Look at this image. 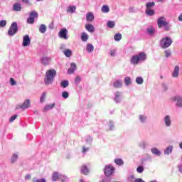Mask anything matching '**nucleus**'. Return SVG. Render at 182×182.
I'll return each mask as SVG.
<instances>
[{
  "label": "nucleus",
  "mask_w": 182,
  "mask_h": 182,
  "mask_svg": "<svg viewBox=\"0 0 182 182\" xmlns=\"http://www.w3.org/2000/svg\"><path fill=\"white\" fill-rule=\"evenodd\" d=\"M55 76H56L55 70L51 69V70H47L44 77V84L46 85V86H49V85H52V83H53V80H55Z\"/></svg>",
  "instance_id": "obj_1"
},
{
  "label": "nucleus",
  "mask_w": 182,
  "mask_h": 182,
  "mask_svg": "<svg viewBox=\"0 0 182 182\" xmlns=\"http://www.w3.org/2000/svg\"><path fill=\"white\" fill-rule=\"evenodd\" d=\"M147 59V56L146 55L145 53H139L137 55H133L130 59L131 65H139V62H144Z\"/></svg>",
  "instance_id": "obj_2"
},
{
  "label": "nucleus",
  "mask_w": 182,
  "mask_h": 182,
  "mask_svg": "<svg viewBox=\"0 0 182 182\" xmlns=\"http://www.w3.org/2000/svg\"><path fill=\"white\" fill-rule=\"evenodd\" d=\"M173 43V39L170 37H165L162 38L160 41V46L162 49H167V48H170L171 44Z\"/></svg>",
  "instance_id": "obj_3"
},
{
  "label": "nucleus",
  "mask_w": 182,
  "mask_h": 182,
  "mask_svg": "<svg viewBox=\"0 0 182 182\" xmlns=\"http://www.w3.org/2000/svg\"><path fill=\"white\" fill-rule=\"evenodd\" d=\"M18 30L19 28H18V23L13 22L8 31L9 36H14V35H16Z\"/></svg>",
  "instance_id": "obj_4"
},
{
  "label": "nucleus",
  "mask_w": 182,
  "mask_h": 182,
  "mask_svg": "<svg viewBox=\"0 0 182 182\" xmlns=\"http://www.w3.org/2000/svg\"><path fill=\"white\" fill-rule=\"evenodd\" d=\"M172 102H175L176 107L178 109H182V95H176L171 98Z\"/></svg>",
  "instance_id": "obj_5"
},
{
  "label": "nucleus",
  "mask_w": 182,
  "mask_h": 182,
  "mask_svg": "<svg viewBox=\"0 0 182 182\" xmlns=\"http://www.w3.org/2000/svg\"><path fill=\"white\" fill-rule=\"evenodd\" d=\"M114 170H116L115 168H114L112 165H106L104 168V174L107 177H110V176H112L114 173Z\"/></svg>",
  "instance_id": "obj_6"
},
{
  "label": "nucleus",
  "mask_w": 182,
  "mask_h": 182,
  "mask_svg": "<svg viewBox=\"0 0 182 182\" xmlns=\"http://www.w3.org/2000/svg\"><path fill=\"white\" fill-rule=\"evenodd\" d=\"M114 102L117 103V105H119V103H122L123 100V93L119 91H117L114 93Z\"/></svg>",
  "instance_id": "obj_7"
},
{
  "label": "nucleus",
  "mask_w": 182,
  "mask_h": 182,
  "mask_svg": "<svg viewBox=\"0 0 182 182\" xmlns=\"http://www.w3.org/2000/svg\"><path fill=\"white\" fill-rule=\"evenodd\" d=\"M35 18H38V13L33 11L30 13V17L27 19L28 23H30L31 25L35 23Z\"/></svg>",
  "instance_id": "obj_8"
},
{
  "label": "nucleus",
  "mask_w": 182,
  "mask_h": 182,
  "mask_svg": "<svg viewBox=\"0 0 182 182\" xmlns=\"http://www.w3.org/2000/svg\"><path fill=\"white\" fill-rule=\"evenodd\" d=\"M58 36L61 39H65V41H67V39L69 38L68 36V29H66V28H61L58 33Z\"/></svg>",
  "instance_id": "obj_9"
},
{
  "label": "nucleus",
  "mask_w": 182,
  "mask_h": 182,
  "mask_svg": "<svg viewBox=\"0 0 182 182\" xmlns=\"http://www.w3.org/2000/svg\"><path fill=\"white\" fill-rule=\"evenodd\" d=\"M31 107V100L27 99L24 101V102L21 105L17 106L16 109H22L25 110V109H28Z\"/></svg>",
  "instance_id": "obj_10"
},
{
  "label": "nucleus",
  "mask_w": 182,
  "mask_h": 182,
  "mask_svg": "<svg viewBox=\"0 0 182 182\" xmlns=\"http://www.w3.org/2000/svg\"><path fill=\"white\" fill-rule=\"evenodd\" d=\"M146 33L149 35V36L153 37L156 35V28L153 26H150L146 28Z\"/></svg>",
  "instance_id": "obj_11"
},
{
  "label": "nucleus",
  "mask_w": 182,
  "mask_h": 182,
  "mask_svg": "<svg viewBox=\"0 0 182 182\" xmlns=\"http://www.w3.org/2000/svg\"><path fill=\"white\" fill-rule=\"evenodd\" d=\"M23 46L26 47L31 45V38L29 35H26L23 37Z\"/></svg>",
  "instance_id": "obj_12"
},
{
  "label": "nucleus",
  "mask_w": 182,
  "mask_h": 182,
  "mask_svg": "<svg viewBox=\"0 0 182 182\" xmlns=\"http://www.w3.org/2000/svg\"><path fill=\"white\" fill-rule=\"evenodd\" d=\"M166 23L167 20L164 16L159 17L157 21L158 28H162Z\"/></svg>",
  "instance_id": "obj_13"
},
{
  "label": "nucleus",
  "mask_w": 182,
  "mask_h": 182,
  "mask_svg": "<svg viewBox=\"0 0 182 182\" xmlns=\"http://www.w3.org/2000/svg\"><path fill=\"white\" fill-rule=\"evenodd\" d=\"M164 122L166 127H170L171 126V117L170 115H166L164 118Z\"/></svg>",
  "instance_id": "obj_14"
},
{
  "label": "nucleus",
  "mask_w": 182,
  "mask_h": 182,
  "mask_svg": "<svg viewBox=\"0 0 182 182\" xmlns=\"http://www.w3.org/2000/svg\"><path fill=\"white\" fill-rule=\"evenodd\" d=\"M51 58L50 57H42L41 58V64L44 66H48L50 63Z\"/></svg>",
  "instance_id": "obj_15"
},
{
  "label": "nucleus",
  "mask_w": 182,
  "mask_h": 182,
  "mask_svg": "<svg viewBox=\"0 0 182 182\" xmlns=\"http://www.w3.org/2000/svg\"><path fill=\"white\" fill-rule=\"evenodd\" d=\"M138 119L141 124H145V123H147L148 118L145 114L139 115Z\"/></svg>",
  "instance_id": "obj_16"
},
{
  "label": "nucleus",
  "mask_w": 182,
  "mask_h": 182,
  "mask_svg": "<svg viewBox=\"0 0 182 182\" xmlns=\"http://www.w3.org/2000/svg\"><path fill=\"white\" fill-rule=\"evenodd\" d=\"M173 149H174V147L172 145L166 147L164 151V154H165V156H170V154L173 153Z\"/></svg>",
  "instance_id": "obj_17"
},
{
  "label": "nucleus",
  "mask_w": 182,
  "mask_h": 182,
  "mask_svg": "<svg viewBox=\"0 0 182 182\" xmlns=\"http://www.w3.org/2000/svg\"><path fill=\"white\" fill-rule=\"evenodd\" d=\"M86 19L87 22H93L95 21V15L92 12H89L86 14Z\"/></svg>",
  "instance_id": "obj_18"
},
{
  "label": "nucleus",
  "mask_w": 182,
  "mask_h": 182,
  "mask_svg": "<svg viewBox=\"0 0 182 182\" xmlns=\"http://www.w3.org/2000/svg\"><path fill=\"white\" fill-rule=\"evenodd\" d=\"M145 14L147 16H154V15H156V11L153 9H146Z\"/></svg>",
  "instance_id": "obj_19"
},
{
  "label": "nucleus",
  "mask_w": 182,
  "mask_h": 182,
  "mask_svg": "<svg viewBox=\"0 0 182 182\" xmlns=\"http://www.w3.org/2000/svg\"><path fill=\"white\" fill-rule=\"evenodd\" d=\"M179 73H180V67L178 65H176L174 68L173 72L172 73V77H177Z\"/></svg>",
  "instance_id": "obj_20"
},
{
  "label": "nucleus",
  "mask_w": 182,
  "mask_h": 182,
  "mask_svg": "<svg viewBox=\"0 0 182 182\" xmlns=\"http://www.w3.org/2000/svg\"><path fill=\"white\" fill-rule=\"evenodd\" d=\"M151 151L154 156H161V151L156 147L151 148Z\"/></svg>",
  "instance_id": "obj_21"
},
{
  "label": "nucleus",
  "mask_w": 182,
  "mask_h": 182,
  "mask_svg": "<svg viewBox=\"0 0 182 182\" xmlns=\"http://www.w3.org/2000/svg\"><path fill=\"white\" fill-rule=\"evenodd\" d=\"M149 146V143L146 141H141L139 143V147L140 149H146Z\"/></svg>",
  "instance_id": "obj_22"
},
{
  "label": "nucleus",
  "mask_w": 182,
  "mask_h": 182,
  "mask_svg": "<svg viewBox=\"0 0 182 182\" xmlns=\"http://www.w3.org/2000/svg\"><path fill=\"white\" fill-rule=\"evenodd\" d=\"M85 29L88 32H90L91 33H93L95 32V26L92 24H86L85 25Z\"/></svg>",
  "instance_id": "obj_23"
},
{
  "label": "nucleus",
  "mask_w": 182,
  "mask_h": 182,
  "mask_svg": "<svg viewBox=\"0 0 182 182\" xmlns=\"http://www.w3.org/2000/svg\"><path fill=\"white\" fill-rule=\"evenodd\" d=\"M113 86L114 87H115V89H120V87L123 86V82H122V80H116L115 82H114Z\"/></svg>",
  "instance_id": "obj_24"
},
{
  "label": "nucleus",
  "mask_w": 182,
  "mask_h": 182,
  "mask_svg": "<svg viewBox=\"0 0 182 182\" xmlns=\"http://www.w3.org/2000/svg\"><path fill=\"white\" fill-rule=\"evenodd\" d=\"M13 9L16 12H19L22 9V6L19 3H16L13 6Z\"/></svg>",
  "instance_id": "obj_25"
},
{
  "label": "nucleus",
  "mask_w": 182,
  "mask_h": 182,
  "mask_svg": "<svg viewBox=\"0 0 182 182\" xmlns=\"http://www.w3.org/2000/svg\"><path fill=\"white\" fill-rule=\"evenodd\" d=\"M60 176L61 174H60L59 173L55 172L52 176L53 181H58V180H60Z\"/></svg>",
  "instance_id": "obj_26"
},
{
  "label": "nucleus",
  "mask_w": 182,
  "mask_h": 182,
  "mask_svg": "<svg viewBox=\"0 0 182 182\" xmlns=\"http://www.w3.org/2000/svg\"><path fill=\"white\" fill-rule=\"evenodd\" d=\"M55 107V103L47 105L44 107L43 111L48 112L49 110H52Z\"/></svg>",
  "instance_id": "obj_27"
},
{
  "label": "nucleus",
  "mask_w": 182,
  "mask_h": 182,
  "mask_svg": "<svg viewBox=\"0 0 182 182\" xmlns=\"http://www.w3.org/2000/svg\"><path fill=\"white\" fill-rule=\"evenodd\" d=\"M71 68H73V69L69 68V69L68 70V73L69 75H72V73H73L75 72V70H76V63H71Z\"/></svg>",
  "instance_id": "obj_28"
},
{
  "label": "nucleus",
  "mask_w": 182,
  "mask_h": 182,
  "mask_svg": "<svg viewBox=\"0 0 182 182\" xmlns=\"http://www.w3.org/2000/svg\"><path fill=\"white\" fill-rule=\"evenodd\" d=\"M115 164H117V166H123V164H124V161H123L122 159L118 158V159H115L114 160Z\"/></svg>",
  "instance_id": "obj_29"
},
{
  "label": "nucleus",
  "mask_w": 182,
  "mask_h": 182,
  "mask_svg": "<svg viewBox=\"0 0 182 182\" xmlns=\"http://www.w3.org/2000/svg\"><path fill=\"white\" fill-rule=\"evenodd\" d=\"M81 173L82 174H85V176H87L89 174V168L85 165H83L81 168Z\"/></svg>",
  "instance_id": "obj_30"
},
{
  "label": "nucleus",
  "mask_w": 182,
  "mask_h": 182,
  "mask_svg": "<svg viewBox=\"0 0 182 182\" xmlns=\"http://www.w3.org/2000/svg\"><path fill=\"white\" fill-rule=\"evenodd\" d=\"M156 6V3L154 1L148 2L146 4V9H153Z\"/></svg>",
  "instance_id": "obj_31"
},
{
  "label": "nucleus",
  "mask_w": 182,
  "mask_h": 182,
  "mask_svg": "<svg viewBox=\"0 0 182 182\" xmlns=\"http://www.w3.org/2000/svg\"><path fill=\"white\" fill-rule=\"evenodd\" d=\"M87 39H89V36L85 32L81 33V41L82 42H87Z\"/></svg>",
  "instance_id": "obj_32"
},
{
  "label": "nucleus",
  "mask_w": 182,
  "mask_h": 182,
  "mask_svg": "<svg viewBox=\"0 0 182 182\" xmlns=\"http://www.w3.org/2000/svg\"><path fill=\"white\" fill-rule=\"evenodd\" d=\"M101 11L103 14H108V12H110V9L109 8V6L104 5L102 6Z\"/></svg>",
  "instance_id": "obj_33"
},
{
  "label": "nucleus",
  "mask_w": 182,
  "mask_h": 182,
  "mask_svg": "<svg viewBox=\"0 0 182 182\" xmlns=\"http://www.w3.org/2000/svg\"><path fill=\"white\" fill-rule=\"evenodd\" d=\"M67 12H68L70 14H75V12H76V6H70L67 9Z\"/></svg>",
  "instance_id": "obj_34"
},
{
  "label": "nucleus",
  "mask_w": 182,
  "mask_h": 182,
  "mask_svg": "<svg viewBox=\"0 0 182 182\" xmlns=\"http://www.w3.org/2000/svg\"><path fill=\"white\" fill-rule=\"evenodd\" d=\"M124 83L126 86H130V85H132V78H130V77H126Z\"/></svg>",
  "instance_id": "obj_35"
},
{
  "label": "nucleus",
  "mask_w": 182,
  "mask_h": 182,
  "mask_svg": "<svg viewBox=\"0 0 182 182\" xmlns=\"http://www.w3.org/2000/svg\"><path fill=\"white\" fill-rule=\"evenodd\" d=\"M164 30L166 32H168V31H171V24L168 23V22L166 21V23L164 26Z\"/></svg>",
  "instance_id": "obj_36"
},
{
  "label": "nucleus",
  "mask_w": 182,
  "mask_h": 182,
  "mask_svg": "<svg viewBox=\"0 0 182 182\" xmlns=\"http://www.w3.org/2000/svg\"><path fill=\"white\" fill-rule=\"evenodd\" d=\"M18 154H14L11 159V163L12 164H14V163H16V161L18 160Z\"/></svg>",
  "instance_id": "obj_37"
},
{
  "label": "nucleus",
  "mask_w": 182,
  "mask_h": 182,
  "mask_svg": "<svg viewBox=\"0 0 182 182\" xmlns=\"http://www.w3.org/2000/svg\"><path fill=\"white\" fill-rule=\"evenodd\" d=\"M86 49H87V52H88L89 53H92V52L95 50V47L92 44H87Z\"/></svg>",
  "instance_id": "obj_38"
},
{
  "label": "nucleus",
  "mask_w": 182,
  "mask_h": 182,
  "mask_svg": "<svg viewBox=\"0 0 182 182\" xmlns=\"http://www.w3.org/2000/svg\"><path fill=\"white\" fill-rule=\"evenodd\" d=\"M60 86H61V87H63L64 89L68 87V86H69V81L66 80L61 81Z\"/></svg>",
  "instance_id": "obj_39"
},
{
  "label": "nucleus",
  "mask_w": 182,
  "mask_h": 182,
  "mask_svg": "<svg viewBox=\"0 0 182 182\" xmlns=\"http://www.w3.org/2000/svg\"><path fill=\"white\" fill-rule=\"evenodd\" d=\"M63 53L66 58H70L72 56V50L70 49H67L63 51Z\"/></svg>",
  "instance_id": "obj_40"
},
{
  "label": "nucleus",
  "mask_w": 182,
  "mask_h": 182,
  "mask_svg": "<svg viewBox=\"0 0 182 182\" xmlns=\"http://www.w3.org/2000/svg\"><path fill=\"white\" fill-rule=\"evenodd\" d=\"M39 32H41V33H45V32H46V26L45 24H41L40 26Z\"/></svg>",
  "instance_id": "obj_41"
},
{
  "label": "nucleus",
  "mask_w": 182,
  "mask_h": 182,
  "mask_svg": "<svg viewBox=\"0 0 182 182\" xmlns=\"http://www.w3.org/2000/svg\"><path fill=\"white\" fill-rule=\"evenodd\" d=\"M116 23L113 21H109L107 23V28H109L110 29L113 28L114 26H115Z\"/></svg>",
  "instance_id": "obj_42"
},
{
  "label": "nucleus",
  "mask_w": 182,
  "mask_h": 182,
  "mask_svg": "<svg viewBox=\"0 0 182 182\" xmlns=\"http://www.w3.org/2000/svg\"><path fill=\"white\" fill-rule=\"evenodd\" d=\"M114 39L116 42H119V41H122V35L120 33H117L114 36Z\"/></svg>",
  "instance_id": "obj_43"
},
{
  "label": "nucleus",
  "mask_w": 182,
  "mask_h": 182,
  "mask_svg": "<svg viewBox=\"0 0 182 182\" xmlns=\"http://www.w3.org/2000/svg\"><path fill=\"white\" fill-rule=\"evenodd\" d=\"M143 82H144V80H143V77H138L136 78V82L137 85H143Z\"/></svg>",
  "instance_id": "obj_44"
},
{
  "label": "nucleus",
  "mask_w": 182,
  "mask_h": 182,
  "mask_svg": "<svg viewBox=\"0 0 182 182\" xmlns=\"http://www.w3.org/2000/svg\"><path fill=\"white\" fill-rule=\"evenodd\" d=\"M60 180L61 181L65 182V181H68L69 178L66 176V175H60Z\"/></svg>",
  "instance_id": "obj_45"
},
{
  "label": "nucleus",
  "mask_w": 182,
  "mask_h": 182,
  "mask_svg": "<svg viewBox=\"0 0 182 182\" xmlns=\"http://www.w3.org/2000/svg\"><path fill=\"white\" fill-rule=\"evenodd\" d=\"M61 96L63 99H68V97H69V92L68 91H63Z\"/></svg>",
  "instance_id": "obj_46"
},
{
  "label": "nucleus",
  "mask_w": 182,
  "mask_h": 182,
  "mask_svg": "<svg viewBox=\"0 0 182 182\" xmlns=\"http://www.w3.org/2000/svg\"><path fill=\"white\" fill-rule=\"evenodd\" d=\"M136 171L137 173H139V174H141V173H143V171H144V167H143V166H139L136 168Z\"/></svg>",
  "instance_id": "obj_47"
},
{
  "label": "nucleus",
  "mask_w": 182,
  "mask_h": 182,
  "mask_svg": "<svg viewBox=\"0 0 182 182\" xmlns=\"http://www.w3.org/2000/svg\"><path fill=\"white\" fill-rule=\"evenodd\" d=\"M46 98V92H43L42 95L40 97V102L43 103L45 99Z\"/></svg>",
  "instance_id": "obj_48"
},
{
  "label": "nucleus",
  "mask_w": 182,
  "mask_h": 182,
  "mask_svg": "<svg viewBox=\"0 0 182 182\" xmlns=\"http://www.w3.org/2000/svg\"><path fill=\"white\" fill-rule=\"evenodd\" d=\"M82 81V78L80 77V76L77 75L75 79V85H79V83H80V82Z\"/></svg>",
  "instance_id": "obj_49"
},
{
  "label": "nucleus",
  "mask_w": 182,
  "mask_h": 182,
  "mask_svg": "<svg viewBox=\"0 0 182 182\" xmlns=\"http://www.w3.org/2000/svg\"><path fill=\"white\" fill-rule=\"evenodd\" d=\"M5 26H6V20L0 21V28H5Z\"/></svg>",
  "instance_id": "obj_50"
},
{
  "label": "nucleus",
  "mask_w": 182,
  "mask_h": 182,
  "mask_svg": "<svg viewBox=\"0 0 182 182\" xmlns=\"http://www.w3.org/2000/svg\"><path fill=\"white\" fill-rule=\"evenodd\" d=\"M93 138H92V136H87L85 138V141L86 143H88L89 144H90L91 141H92Z\"/></svg>",
  "instance_id": "obj_51"
},
{
  "label": "nucleus",
  "mask_w": 182,
  "mask_h": 182,
  "mask_svg": "<svg viewBox=\"0 0 182 182\" xmlns=\"http://www.w3.org/2000/svg\"><path fill=\"white\" fill-rule=\"evenodd\" d=\"M33 182H46V179L45 178L38 179L36 178H34L33 180Z\"/></svg>",
  "instance_id": "obj_52"
},
{
  "label": "nucleus",
  "mask_w": 182,
  "mask_h": 182,
  "mask_svg": "<svg viewBox=\"0 0 182 182\" xmlns=\"http://www.w3.org/2000/svg\"><path fill=\"white\" fill-rule=\"evenodd\" d=\"M109 130L114 129V123L112 121H109Z\"/></svg>",
  "instance_id": "obj_53"
},
{
  "label": "nucleus",
  "mask_w": 182,
  "mask_h": 182,
  "mask_svg": "<svg viewBox=\"0 0 182 182\" xmlns=\"http://www.w3.org/2000/svg\"><path fill=\"white\" fill-rule=\"evenodd\" d=\"M116 52H117V50L115 49L110 50V51H109L110 56H112V58H114V56H116Z\"/></svg>",
  "instance_id": "obj_54"
},
{
  "label": "nucleus",
  "mask_w": 182,
  "mask_h": 182,
  "mask_svg": "<svg viewBox=\"0 0 182 182\" xmlns=\"http://www.w3.org/2000/svg\"><path fill=\"white\" fill-rule=\"evenodd\" d=\"M171 55V52H170V50H165L166 58H170Z\"/></svg>",
  "instance_id": "obj_55"
},
{
  "label": "nucleus",
  "mask_w": 182,
  "mask_h": 182,
  "mask_svg": "<svg viewBox=\"0 0 182 182\" xmlns=\"http://www.w3.org/2000/svg\"><path fill=\"white\" fill-rule=\"evenodd\" d=\"M89 151V147L82 146V153L83 154H86L87 152Z\"/></svg>",
  "instance_id": "obj_56"
},
{
  "label": "nucleus",
  "mask_w": 182,
  "mask_h": 182,
  "mask_svg": "<svg viewBox=\"0 0 182 182\" xmlns=\"http://www.w3.org/2000/svg\"><path fill=\"white\" fill-rule=\"evenodd\" d=\"M10 83L11 86H15L16 85V81L14 78H10Z\"/></svg>",
  "instance_id": "obj_57"
},
{
  "label": "nucleus",
  "mask_w": 182,
  "mask_h": 182,
  "mask_svg": "<svg viewBox=\"0 0 182 182\" xmlns=\"http://www.w3.org/2000/svg\"><path fill=\"white\" fill-rule=\"evenodd\" d=\"M129 12H130V14H134V12H136V9H134V7H129Z\"/></svg>",
  "instance_id": "obj_58"
},
{
  "label": "nucleus",
  "mask_w": 182,
  "mask_h": 182,
  "mask_svg": "<svg viewBox=\"0 0 182 182\" xmlns=\"http://www.w3.org/2000/svg\"><path fill=\"white\" fill-rule=\"evenodd\" d=\"M18 117V115H14L10 118V122L12 123L16 118Z\"/></svg>",
  "instance_id": "obj_59"
},
{
  "label": "nucleus",
  "mask_w": 182,
  "mask_h": 182,
  "mask_svg": "<svg viewBox=\"0 0 182 182\" xmlns=\"http://www.w3.org/2000/svg\"><path fill=\"white\" fill-rule=\"evenodd\" d=\"M178 169L179 173H182V164L181 163L178 164Z\"/></svg>",
  "instance_id": "obj_60"
},
{
  "label": "nucleus",
  "mask_w": 182,
  "mask_h": 182,
  "mask_svg": "<svg viewBox=\"0 0 182 182\" xmlns=\"http://www.w3.org/2000/svg\"><path fill=\"white\" fill-rule=\"evenodd\" d=\"M134 182H146V181H144L143 179L140 178H137L134 180Z\"/></svg>",
  "instance_id": "obj_61"
},
{
  "label": "nucleus",
  "mask_w": 182,
  "mask_h": 182,
  "mask_svg": "<svg viewBox=\"0 0 182 182\" xmlns=\"http://www.w3.org/2000/svg\"><path fill=\"white\" fill-rule=\"evenodd\" d=\"M162 89L164 90H167V85H166V83H162Z\"/></svg>",
  "instance_id": "obj_62"
},
{
  "label": "nucleus",
  "mask_w": 182,
  "mask_h": 182,
  "mask_svg": "<svg viewBox=\"0 0 182 182\" xmlns=\"http://www.w3.org/2000/svg\"><path fill=\"white\" fill-rule=\"evenodd\" d=\"M178 19L180 22H182V13L179 15Z\"/></svg>",
  "instance_id": "obj_63"
},
{
  "label": "nucleus",
  "mask_w": 182,
  "mask_h": 182,
  "mask_svg": "<svg viewBox=\"0 0 182 182\" xmlns=\"http://www.w3.org/2000/svg\"><path fill=\"white\" fill-rule=\"evenodd\" d=\"M24 4H29V0H21Z\"/></svg>",
  "instance_id": "obj_64"
}]
</instances>
